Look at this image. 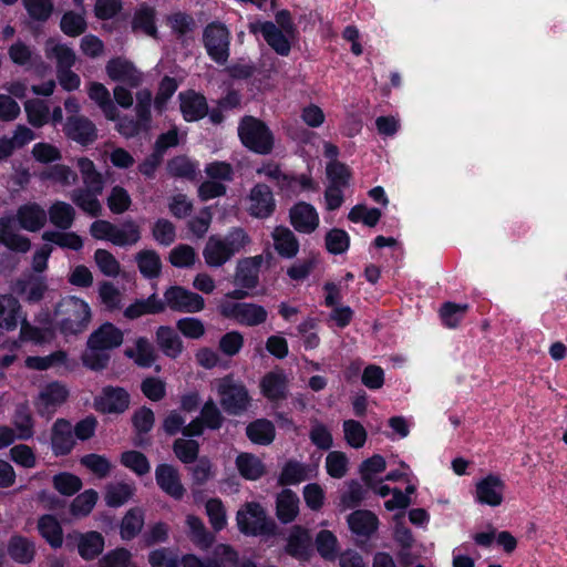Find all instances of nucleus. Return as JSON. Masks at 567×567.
<instances>
[{"mask_svg":"<svg viewBox=\"0 0 567 567\" xmlns=\"http://www.w3.org/2000/svg\"><path fill=\"white\" fill-rule=\"evenodd\" d=\"M76 165L82 176L83 187L74 189L70 198L73 204L87 215L99 217L103 212L99 199L104 189L102 174L96 171L94 163L86 157L78 158Z\"/></svg>","mask_w":567,"mask_h":567,"instance_id":"nucleus-1","label":"nucleus"},{"mask_svg":"<svg viewBox=\"0 0 567 567\" xmlns=\"http://www.w3.org/2000/svg\"><path fill=\"white\" fill-rule=\"evenodd\" d=\"M55 317L62 334L75 336L87 329L91 321V309L84 300L68 296L56 305Z\"/></svg>","mask_w":567,"mask_h":567,"instance_id":"nucleus-2","label":"nucleus"},{"mask_svg":"<svg viewBox=\"0 0 567 567\" xmlns=\"http://www.w3.org/2000/svg\"><path fill=\"white\" fill-rule=\"evenodd\" d=\"M90 234L97 240H106L120 247L134 245L141 239L140 227L133 220L117 226L109 220L97 219L91 224Z\"/></svg>","mask_w":567,"mask_h":567,"instance_id":"nucleus-3","label":"nucleus"},{"mask_svg":"<svg viewBox=\"0 0 567 567\" xmlns=\"http://www.w3.org/2000/svg\"><path fill=\"white\" fill-rule=\"evenodd\" d=\"M216 391L219 402L226 413L239 415L249 405V394L246 386L236 381L231 375L217 380Z\"/></svg>","mask_w":567,"mask_h":567,"instance_id":"nucleus-4","label":"nucleus"},{"mask_svg":"<svg viewBox=\"0 0 567 567\" xmlns=\"http://www.w3.org/2000/svg\"><path fill=\"white\" fill-rule=\"evenodd\" d=\"M238 134L243 144L259 154H268L272 150L274 138L269 128L252 116H245L239 126Z\"/></svg>","mask_w":567,"mask_h":567,"instance_id":"nucleus-5","label":"nucleus"},{"mask_svg":"<svg viewBox=\"0 0 567 567\" xmlns=\"http://www.w3.org/2000/svg\"><path fill=\"white\" fill-rule=\"evenodd\" d=\"M236 519L239 530L246 535L269 536L276 532V523L267 517L258 503H248L245 508L238 511Z\"/></svg>","mask_w":567,"mask_h":567,"instance_id":"nucleus-6","label":"nucleus"},{"mask_svg":"<svg viewBox=\"0 0 567 567\" xmlns=\"http://www.w3.org/2000/svg\"><path fill=\"white\" fill-rule=\"evenodd\" d=\"M203 42L208 56L217 64H225L229 59L230 31L218 21L209 23L203 32Z\"/></svg>","mask_w":567,"mask_h":567,"instance_id":"nucleus-7","label":"nucleus"},{"mask_svg":"<svg viewBox=\"0 0 567 567\" xmlns=\"http://www.w3.org/2000/svg\"><path fill=\"white\" fill-rule=\"evenodd\" d=\"M219 312L223 317L234 320L241 326L256 327L267 320V310L252 302L223 301L219 305Z\"/></svg>","mask_w":567,"mask_h":567,"instance_id":"nucleus-8","label":"nucleus"},{"mask_svg":"<svg viewBox=\"0 0 567 567\" xmlns=\"http://www.w3.org/2000/svg\"><path fill=\"white\" fill-rule=\"evenodd\" d=\"M164 310L166 308L184 313H196L205 308L204 298L181 286H172L164 292Z\"/></svg>","mask_w":567,"mask_h":567,"instance_id":"nucleus-9","label":"nucleus"},{"mask_svg":"<svg viewBox=\"0 0 567 567\" xmlns=\"http://www.w3.org/2000/svg\"><path fill=\"white\" fill-rule=\"evenodd\" d=\"M69 391L60 382H51L42 388L37 400L35 408L41 416L50 419L68 399Z\"/></svg>","mask_w":567,"mask_h":567,"instance_id":"nucleus-10","label":"nucleus"},{"mask_svg":"<svg viewBox=\"0 0 567 567\" xmlns=\"http://www.w3.org/2000/svg\"><path fill=\"white\" fill-rule=\"evenodd\" d=\"M251 33H261L267 44L279 55L287 56L291 50V43L288 39L291 34H287L279 29L274 22H252L248 27Z\"/></svg>","mask_w":567,"mask_h":567,"instance_id":"nucleus-11","label":"nucleus"},{"mask_svg":"<svg viewBox=\"0 0 567 567\" xmlns=\"http://www.w3.org/2000/svg\"><path fill=\"white\" fill-rule=\"evenodd\" d=\"M505 483L498 476L489 474L475 484V501L492 507L499 506L504 501Z\"/></svg>","mask_w":567,"mask_h":567,"instance_id":"nucleus-12","label":"nucleus"},{"mask_svg":"<svg viewBox=\"0 0 567 567\" xmlns=\"http://www.w3.org/2000/svg\"><path fill=\"white\" fill-rule=\"evenodd\" d=\"M105 71L112 81L122 82L130 87H137L143 82V73L131 61L123 58L110 60Z\"/></svg>","mask_w":567,"mask_h":567,"instance_id":"nucleus-13","label":"nucleus"},{"mask_svg":"<svg viewBox=\"0 0 567 567\" xmlns=\"http://www.w3.org/2000/svg\"><path fill=\"white\" fill-rule=\"evenodd\" d=\"M276 207L271 189L266 184L255 185L248 196V212L256 218L269 217Z\"/></svg>","mask_w":567,"mask_h":567,"instance_id":"nucleus-14","label":"nucleus"},{"mask_svg":"<svg viewBox=\"0 0 567 567\" xmlns=\"http://www.w3.org/2000/svg\"><path fill=\"white\" fill-rule=\"evenodd\" d=\"M289 217L293 228L302 234H311L319 226V215L316 208L305 202L293 205L290 208Z\"/></svg>","mask_w":567,"mask_h":567,"instance_id":"nucleus-15","label":"nucleus"},{"mask_svg":"<svg viewBox=\"0 0 567 567\" xmlns=\"http://www.w3.org/2000/svg\"><path fill=\"white\" fill-rule=\"evenodd\" d=\"M64 131L68 137L82 145H89L97 137L95 124L90 118L81 115L68 117Z\"/></svg>","mask_w":567,"mask_h":567,"instance_id":"nucleus-16","label":"nucleus"},{"mask_svg":"<svg viewBox=\"0 0 567 567\" xmlns=\"http://www.w3.org/2000/svg\"><path fill=\"white\" fill-rule=\"evenodd\" d=\"M16 220L20 228L35 233L47 224V210L38 203H25L17 209Z\"/></svg>","mask_w":567,"mask_h":567,"instance_id":"nucleus-17","label":"nucleus"},{"mask_svg":"<svg viewBox=\"0 0 567 567\" xmlns=\"http://www.w3.org/2000/svg\"><path fill=\"white\" fill-rule=\"evenodd\" d=\"M155 478L159 488L175 499H181L185 488L181 483L178 471L169 464H159L155 470Z\"/></svg>","mask_w":567,"mask_h":567,"instance_id":"nucleus-18","label":"nucleus"},{"mask_svg":"<svg viewBox=\"0 0 567 567\" xmlns=\"http://www.w3.org/2000/svg\"><path fill=\"white\" fill-rule=\"evenodd\" d=\"M75 444L72 424L65 419H58L52 426L51 446L54 455L69 454Z\"/></svg>","mask_w":567,"mask_h":567,"instance_id":"nucleus-19","label":"nucleus"},{"mask_svg":"<svg viewBox=\"0 0 567 567\" xmlns=\"http://www.w3.org/2000/svg\"><path fill=\"white\" fill-rule=\"evenodd\" d=\"M86 93L89 99L101 110L107 121H115L117 118V106L104 84L95 81L89 82Z\"/></svg>","mask_w":567,"mask_h":567,"instance_id":"nucleus-20","label":"nucleus"},{"mask_svg":"<svg viewBox=\"0 0 567 567\" xmlns=\"http://www.w3.org/2000/svg\"><path fill=\"white\" fill-rule=\"evenodd\" d=\"M24 315L16 297L10 293L0 295V329L16 330Z\"/></svg>","mask_w":567,"mask_h":567,"instance_id":"nucleus-21","label":"nucleus"},{"mask_svg":"<svg viewBox=\"0 0 567 567\" xmlns=\"http://www.w3.org/2000/svg\"><path fill=\"white\" fill-rule=\"evenodd\" d=\"M131 29L134 34L157 39L156 11L148 6H140L133 13Z\"/></svg>","mask_w":567,"mask_h":567,"instance_id":"nucleus-22","label":"nucleus"},{"mask_svg":"<svg viewBox=\"0 0 567 567\" xmlns=\"http://www.w3.org/2000/svg\"><path fill=\"white\" fill-rule=\"evenodd\" d=\"M288 383V377L282 370H272L266 373L260 381L261 393L270 401L285 399Z\"/></svg>","mask_w":567,"mask_h":567,"instance_id":"nucleus-23","label":"nucleus"},{"mask_svg":"<svg viewBox=\"0 0 567 567\" xmlns=\"http://www.w3.org/2000/svg\"><path fill=\"white\" fill-rule=\"evenodd\" d=\"M286 553L299 560H307L311 553V537L307 529L293 526L289 533Z\"/></svg>","mask_w":567,"mask_h":567,"instance_id":"nucleus-24","label":"nucleus"},{"mask_svg":"<svg viewBox=\"0 0 567 567\" xmlns=\"http://www.w3.org/2000/svg\"><path fill=\"white\" fill-rule=\"evenodd\" d=\"M123 342V332L114 324L106 322L95 330L89 338L87 344L105 351L117 348Z\"/></svg>","mask_w":567,"mask_h":567,"instance_id":"nucleus-25","label":"nucleus"},{"mask_svg":"<svg viewBox=\"0 0 567 567\" xmlns=\"http://www.w3.org/2000/svg\"><path fill=\"white\" fill-rule=\"evenodd\" d=\"M348 525L355 536L370 538L378 529L379 519L370 511L358 509L348 516Z\"/></svg>","mask_w":567,"mask_h":567,"instance_id":"nucleus-26","label":"nucleus"},{"mask_svg":"<svg viewBox=\"0 0 567 567\" xmlns=\"http://www.w3.org/2000/svg\"><path fill=\"white\" fill-rule=\"evenodd\" d=\"M179 100L182 114L187 122L198 121L208 112L205 96L194 91L179 93Z\"/></svg>","mask_w":567,"mask_h":567,"instance_id":"nucleus-27","label":"nucleus"},{"mask_svg":"<svg viewBox=\"0 0 567 567\" xmlns=\"http://www.w3.org/2000/svg\"><path fill=\"white\" fill-rule=\"evenodd\" d=\"M271 237L275 250L280 257L291 259L297 256L299 251V241L292 230L288 227L277 226L272 230Z\"/></svg>","mask_w":567,"mask_h":567,"instance_id":"nucleus-28","label":"nucleus"},{"mask_svg":"<svg viewBox=\"0 0 567 567\" xmlns=\"http://www.w3.org/2000/svg\"><path fill=\"white\" fill-rule=\"evenodd\" d=\"M261 261V256L239 261L235 274V284L247 289L255 288L258 285V274Z\"/></svg>","mask_w":567,"mask_h":567,"instance_id":"nucleus-29","label":"nucleus"},{"mask_svg":"<svg viewBox=\"0 0 567 567\" xmlns=\"http://www.w3.org/2000/svg\"><path fill=\"white\" fill-rule=\"evenodd\" d=\"M156 343L161 351L171 359H176L184 350L181 337L169 326H161L157 329Z\"/></svg>","mask_w":567,"mask_h":567,"instance_id":"nucleus-30","label":"nucleus"},{"mask_svg":"<svg viewBox=\"0 0 567 567\" xmlns=\"http://www.w3.org/2000/svg\"><path fill=\"white\" fill-rule=\"evenodd\" d=\"M130 396L124 389L107 386L103 389L99 400L101 410L109 413H120L127 409Z\"/></svg>","mask_w":567,"mask_h":567,"instance_id":"nucleus-31","label":"nucleus"},{"mask_svg":"<svg viewBox=\"0 0 567 567\" xmlns=\"http://www.w3.org/2000/svg\"><path fill=\"white\" fill-rule=\"evenodd\" d=\"M76 212L74 207L62 200H55L51 204L47 212V218L49 217L50 223L61 229H70L74 223Z\"/></svg>","mask_w":567,"mask_h":567,"instance_id":"nucleus-32","label":"nucleus"},{"mask_svg":"<svg viewBox=\"0 0 567 567\" xmlns=\"http://www.w3.org/2000/svg\"><path fill=\"white\" fill-rule=\"evenodd\" d=\"M203 257L207 266L220 267L233 257V254L225 246L221 237L210 236L203 249Z\"/></svg>","mask_w":567,"mask_h":567,"instance_id":"nucleus-33","label":"nucleus"},{"mask_svg":"<svg viewBox=\"0 0 567 567\" xmlns=\"http://www.w3.org/2000/svg\"><path fill=\"white\" fill-rule=\"evenodd\" d=\"M13 290L28 302L34 303L43 298L47 285L43 278L29 276L28 278L19 279L14 284Z\"/></svg>","mask_w":567,"mask_h":567,"instance_id":"nucleus-34","label":"nucleus"},{"mask_svg":"<svg viewBox=\"0 0 567 567\" xmlns=\"http://www.w3.org/2000/svg\"><path fill=\"white\" fill-rule=\"evenodd\" d=\"M276 511L278 519L288 524L297 517L299 513V497L290 489H284L276 502Z\"/></svg>","mask_w":567,"mask_h":567,"instance_id":"nucleus-35","label":"nucleus"},{"mask_svg":"<svg viewBox=\"0 0 567 567\" xmlns=\"http://www.w3.org/2000/svg\"><path fill=\"white\" fill-rule=\"evenodd\" d=\"M48 59L56 60V69H71L75 63V53L65 44L59 43L55 39H49L44 47Z\"/></svg>","mask_w":567,"mask_h":567,"instance_id":"nucleus-36","label":"nucleus"},{"mask_svg":"<svg viewBox=\"0 0 567 567\" xmlns=\"http://www.w3.org/2000/svg\"><path fill=\"white\" fill-rule=\"evenodd\" d=\"M125 354L133 359L141 368H150L155 362L157 354L151 341L144 337H140L135 341V347L127 349Z\"/></svg>","mask_w":567,"mask_h":567,"instance_id":"nucleus-37","label":"nucleus"},{"mask_svg":"<svg viewBox=\"0 0 567 567\" xmlns=\"http://www.w3.org/2000/svg\"><path fill=\"white\" fill-rule=\"evenodd\" d=\"M164 312V303L155 293L151 295L146 299H140L130 305L124 310V316L127 319H137L143 315L147 313H161Z\"/></svg>","mask_w":567,"mask_h":567,"instance_id":"nucleus-38","label":"nucleus"},{"mask_svg":"<svg viewBox=\"0 0 567 567\" xmlns=\"http://www.w3.org/2000/svg\"><path fill=\"white\" fill-rule=\"evenodd\" d=\"M38 529L41 536L53 547L62 546L63 533L58 519L52 515H43L39 518Z\"/></svg>","mask_w":567,"mask_h":567,"instance_id":"nucleus-39","label":"nucleus"},{"mask_svg":"<svg viewBox=\"0 0 567 567\" xmlns=\"http://www.w3.org/2000/svg\"><path fill=\"white\" fill-rule=\"evenodd\" d=\"M144 526V512L142 508H131L123 517L120 526L121 537L125 540L135 538Z\"/></svg>","mask_w":567,"mask_h":567,"instance_id":"nucleus-40","label":"nucleus"},{"mask_svg":"<svg viewBox=\"0 0 567 567\" xmlns=\"http://www.w3.org/2000/svg\"><path fill=\"white\" fill-rule=\"evenodd\" d=\"M8 554L17 563L28 564L34 557V544L25 537L13 536L8 545Z\"/></svg>","mask_w":567,"mask_h":567,"instance_id":"nucleus-41","label":"nucleus"},{"mask_svg":"<svg viewBox=\"0 0 567 567\" xmlns=\"http://www.w3.org/2000/svg\"><path fill=\"white\" fill-rule=\"evenodd\" d=\"M135 493V486L128 483H113L106 486L105 503L110 507H120L128 502Z\"/></svg>","mask_w":567,"mask_h":567,"instance_id":"nucleus-42","label":"nucleus"},{"mask_svg":"<svg viewBox=\"0 0 567 567\" xmlns=\"http://www.w3.org/2000/svg\"><path fill=\"white\" fill-rule=\"evenodd\" d=\"M136 262L140 272L148 279L157 278L161 275L162 261L155 250H142L136 255Z\"/></svg>","mask_w":567,"mask_h":567,"instance_id":"nucleus-43","label":"nucleus"},{"mask_svg":"<svg viewBox=\"0 0 567 567\" xmlns=\"http://www.w3.org/2000/svg\"><path fill=\"white\" fill-rule=\"evenodd\" d=\"M236 466L240 475L247 480H258L265 472L262 462L255 455L241 453L236 458Z\"/></svg>","mask_w":567,"mask_h":567,"instance_id":"nucleus-44","label":"nucleus"},{"mask_svg":"<svg viewBox=\"0 0 567 567\" xmlns=\"http://www.w3.org/2000/svg\"><path fill=\"white\" fill-rule=\"evenodd\" d=\"M247 436L254 443L268 445L275 439V426L270 421L257 420L246 429Z\"/></svg>","mask_w":567,"mask_h":567,"instance_id":"nucleus-45","label":"nucleus"},{"mask_svg":"<svg viewBox=\"0 0 567 567\" xmlns=\"http://www.w3.org/2000/svg\"><path fill=\"white\" fill-rule=\"evenodd\" d=\"M103 547L104 538L97 532H89L84 535H81L78 543L79 554L84 559H93L99 554H101Z\"/></svg>","mask_w":567,"mask_h":567,"instance_id":"nucleus-46","label":"nucleus"},{"mask_svg":"<svg viewBox=\"0 0 567 567\" xmlns=\"http://www.w3.org/2000/svg\"><path fill=\"white\" fill-rule=\"evenodd\" d=\"M42 239L44 241L55 244L61 248H68L75 251L83 247L82 238L73 231L48 230L42 234Z\"/></svg>","mask_w":567,"mask_h":567,"instance_id":"nucleus-47","label":"nucleus"},{"mask_svg":"<svg viewBox=\"0 0 567 567\" xmlns=\"http://www.w3.org/2000/svg\"><path fill=\"white\" fill-rule=\"evenodd\" d=\"M12 422L19 440H29L33 436V420L27 405L17 406Z\"/></svg>","mask_w":567,"mask_h":567,"instance_id":"nucleus-48","label":"nucleus"},{"mask_svg":"<svg viewBox=\"0 0 567 567\" xmlns=\"http://www.w3.org/2000/svg\"><path fill=\"white\" fill-rule=\"evenodd\" d=\"M186 524L189 528L190 539L200 548H208L213 542L214 536L207 532L203 520L194 515H188Z\"/></svg>","mask_w":567,"mask_h":567,"instance_id":"nucleus-49","label":"nucleus"},{"mask_svg":"<svg viewBox=\"0 0 567 567\" xmlns=\"http://www.w3.org/2000/svg\"><path fill=\"white\" fill-rule=\"evenodd\" d=\"M66 359V352L59 350L44 357H28L24 364L29 369L44 371L50 368L64 364Z\"/></svg>","mask_w":567,"mask_h":567,"instance_id":"nucleus-50","label":"nucleus"},{"mask_svg":"<svg viewBox=\"0 0 567 567\" xmlns=\"http://www.w3.org/2000/svg\"><path fill=\"white\" fill-rule=\"evenodd\" d=\"M155 416L150 408L143 406L133 415V425L137 432L135 445L142 446L145 444L143 434L150 432L154 425Z\"/></svg>","mask_w":567,"mask_h":567,"instance_id":"nucleus-51","label":"nucleus"},{"mask_svg":"<svg viewBox=\"0 0 567 567\" xmlns=\"http://www.w3.org/2000/svg\"><path fill=\"white\" fill-rule=\"evenodd\" d=\"M319 555L327 560H334L338 554V539L330 530L323 529L316 537Z\"/></svg>","mask_w":567,"mask_h":567,"instance_id":"nucleus-52","label":"nucleus"},{"mask_svg":"<svg viewBox=\"0 0 567 567\" xmlns=\"http://www.w3.org/2000/svg\"><path fill=\"white\" fill-rule=\"evenodd\" d=\"M116 122V131L124 137H134L138 135L142 131H147L150 125L144 123L141 118L132 117L130 115L120 116V112L117 111Z\"/></svg>","mask_w":567,"mask_h":567,"instance_id":"nucleus-53","label":"nucleus"},{"mask_svg":"<svg viewBox=\"0 0 567 567\" xmlns=\"http://www.w3.org/2000/svg\"><path fill=\"white\" fill-rule=\"evenodd\" d=\"M28 121L35 127L43 126L49 118V107L42 100H29L24 103Z\"/></svg>","mask_w":567,"mask_h":567,"instance_id":"nucleus-54","label":"nucleus"},{"mask_svg":"<svg viewBox=\"0 0 567 567\" xmlns=\"http://www.w3.org/2000/svg\"><path fill=\"white\" fill-rule=\"evenodd\" d=\"M306 478L307 467L297 461H288L281 471L279 484L296 485L301 483Z\"/></svg>","mask_w":567,"mask_h":567,"instance_id":"nucleus-55","label":"nucleus"},{"mask_svg":"<svg viewBox=\"0 0 567 567\" xmlns=\"http://www.w3.org/2000/svg\"><path fill=\"white\" fill-rule=\"evenodd\" d=\"M468 309L467 305L445 302L440 310L443 324L450 329L456 328Z\"/></svg>","mask_w":567,"mask_h":567,"instance_id":"nucleus-56","label":"nucleus"},{"mask_svg":"<svg viewBox=\"0 0 567 567\" xmlns=\"http://www.w3.org/2000/svg\"><path fill=\"white\" fill-rule=\"evenodd\" d=\"M173 450L177 458L189 464L196 461L199 452V444L190 439H177L173 444Z\"/></svg>","mask_w":567,"mask_h":567,"instance_id":"nucleus-57","label":"nucleus"},{"mask_svg":"<svg viewBox=\"0 0 567 567\" xmlns=\"http://www.w3.org/2000/svg\"><path fill=\"white\" fill-rule=\"evenodd\" d=\"M97 493L94 489H86L78 495L71 504V513L82 517L89 515L97 502Z\"/></svg>","mask_w":567,"mask_h":567,"instance_id":"nucleus-58","label":"nucleus"},{"mask_svg":"<svg viewBox=\"0 0 567 567\" xmlns=\"http://www.w3.org/2000/svg\"><path fill=\"white\" fill-rule=\"evenodd\" d=\"M343 432L347 443L354 447L360 449L367 441V431L363 425L354 420H347L343 422Z\"/></svg>","mask_w":567,"mask_h":567,"instance_id":"nucleus-59","label":"nucleus"},{"mask_svg":"<svg viewBox=\"0 0 567 567\" xmlns=\"http://www.w3.org/2000/svg\"><path fill=\"white\" fill-rule=\"evenodd\" d=\"M169 261L174 267L188 268L195 264L196 252L193 247L181 244L171 250Z\"/></svg>","mask_w":567,"mask_h":567,"instance_id":"nucleus-60","label":"nucleus"},{"mask_svg":"<svg viewBox=\"0 0 567 567\" xmlns=\"http://www.w3.org/2000/svg\"><path fill=\"white\" fill-rule=\"evenodd\" d=\"M122 464L136 473L137 475H144L150 472L151 465L146 456L137 451L124 452L121 456Z\"/></svg>","mask_w":567,"mask_h":567,"instance_id":"nucleus-61","label":"nucleus"},{"mask_svg":"<svg viewBox=\"0 0 567 567\" xmlns=\"http://www.w3.org/2000/svg\"><path fill=\"white\" fill-rule=\"evenodd\" d=\"M94 260L101 272L107 277H116L120 274L121 266L116 258L105 249H96Z\"/></svg>","mask_w":567,"mask_h":567,"instance_id":"nucleus-62","label":"nucleus"},{"mask_svg":"<svg viewBox=\"0 0 567 567\" xmlns=\"http://www.w3.org/2000/svg\"><path fill=\"white\" fill-rule=\"evenodd\" d=\"M148 563L152 567H179L181 559L171 548H158L148 555Z\"/></svg>","mask_w":567,"mask_h":567,"instance_id":"nucleus-63","label":"nucleus"},{"mask_svg":"<svg viewBox=\"0 0 567 567\" xmlns=\"http://www.w3.org/2000/svg\"><path fill=\"white\" fill-rule=\"evenodd\" d=\"M61 30L70 37H76L83 33L86 29V22L81 13L73 11L65 12L61 19Z\"/></svg>","mask_w":567,"mask_h":567,"instance_id":"nucleus-64","label":"nucleus"}]
</instances>
